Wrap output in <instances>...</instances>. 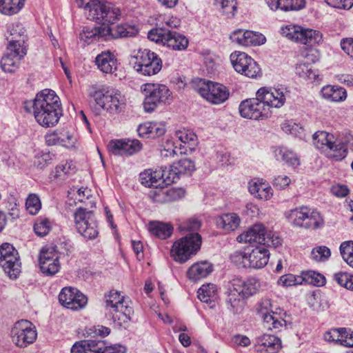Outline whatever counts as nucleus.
I'll return each mask as SVG.
<instances>
[{
	"instance_id": "f257e3e1",
	"label": "nucleus",
	"mask_w": 353,
	"mask_h": 353,
	"mask_svg": "<svg viewBox=\"0 0 353 353\" xmlns=\"http://www.w3.org/2000/svg\"><path fill=\"white\" fill-rule=\"evenodd\" d=\"M32 108L36 121L46 128L55 126L62 116L60 99L54 91L50 89L43 90L37 94Z\"/></svg>"
},
{
	"instance_id": "f03ea898",
	"label": "nucleus",
	"mask_w": 353,
	"mask_h": 353,
	"mask_svg": "<svg viewBox=\"0 0 353 353\" xmlns=\"http://www.w3.org/2000/svg\"><path fill=\"white\" fill-rule=\"evenodd\" d=\"M261 287L260 281L254 277L232 279L226 292V303L229 310L233 313H240L245 306V299L256 294Z\"/></svg>"
},
{
	"instance_id": "7ed1b4c3",
	"label": "nucleus",
	"mask_w": 353,
	"mask_h": 353,
	"mask_svg": "<svg viewBox=\"0 0 353 353\" xmlns=\"http://www.w3.org/2000/svg\"><path fill=\"white\" fill-rule=\"evenodd\" d=\"M89 96L97 105L111 113L121 111L126 103L125 96L119 90L107 85L91 86Z\"/></svg>"
},
{
	"instance_id": "20e7f679",
	"label": "nucleus",
	"mask_w": 353,
	"mask_h": 353,
	"mask_svg": "<svg viewBox=\"0 0 353 353\" xmlns=\"http://www.w3.org/2000/svg\"><path fill=\"white\" fill-rule=\"evenodd\" d=\"M105 307L112 321L119 327H125L131 321L133 309L119 292L111 290L105 296Z\"/></svg>"
},
{
	"instance_id": "39448f33",
	"label": "nucleus",
	"mask_w": 353,
	"mask_h": 353,
	"mask_svg": "<svg viewBox=\"0 0 353 353\" xmlns=\"http://www.w3.org/2000/svg\"><path fill=\"white\" fill-rule=\"evenodd\" d=\"M141 91L144 96L143 109L148 113L154 112L159 105L172 101V92L164 84L146 83L141 85Z\"/></svg>"
},
{
	"instance_id": "423d86ee",
	"label": "nucleus",
	"mask_w": 353,
	"mask_h": 353,
	"mask_svg": "<svg viewBox=\"0 0 353 353\" xmlns=\"http://www.w3.org/2000/svg\"><path fill=\"white\" fill-rule=\"evenodd\" d=\"M202 238L197 232L188 234L176 241L170 250L171 257L179 263L187 262L201 249Z\"/></svg>"
},
{
	"instance_id": "0eeeda50",
	"label": "nucleus",
	"mask_w": 353,
	"mask_h": 353,
	"mask_svg": "<svg viewBox=\"0 0 353 353\" xmlns=\"http://www.w3.org/2000/svg\"><path fill=\"white\" fill-rule=\"evenodd\" d=\"M193 87L202 98L212 105L223 104L230 95L226 86L212 81L199 79L193 81Z\"/></svg>"
},
{
	"instance_id": "6e6552de",
	"label": "nucleus",
	"mask_w": 353,
	"mask_h": 353,
	"mask_svg": "<svg viewBox=\"0 0 353 353\" xmlns=\"http://www.w3.org/2000/svg\"><path fill=\"white\" fill-rule=\"evenodd\" d=\"M130 64L138 73L144 76L157 74L162 68V61L154 52L148 49L139 50L130 56Z\"/></svg>"
},
{
	"instance_id": "1a4fd4ad",
	"label": "nucleus",
	"mask_w": 353,
	"mask_h": 353,
	"mask_svg": "<svg viewBox=\"0 0 353 353\" xmlns=\"http://www.w3.org/2000/svg\"><path fill=\"white\" fill-rule=\"evenodd\" d=\"M236 240L240 243L255 242L274 248H277L282 243L281 237L275 232H267L262 223L252 225L245 232L239 235Z\"/></svg>"
},
{
	"instance_id": "9d476101",
	"label": "nucleus",
	"mask_w": 353,
	"mask_h": 353,
	"mask_svg": "<svg viewBox=\"0 0 353 353\" xmlns=\"http://www.w3.org/2000/svg\"><path fill=\"white\" fill-rule=\"evenodd\" d=\"M148 37L150 40L172 50H183L188 46V40L185 36L161 28L150 30Z\"/></svg>"
},
{
	"instance_id": "9b49d317",
	"label": "nucleus",
	"mask_w": 353,
	"mask_h": 353,
	"mask_svg": "<svg viewBox=\"0 0 353 353\" xmlns=\"http://www.w3.org/2000/svg\"><path fill=\"white\" fill-rule=\"evenodd\" d=\"M85 14L88 19L110 25L121 19V11L119 7L110 2L95 0L92 3L90 13Z\"/></svg>"
},
{
	"instance_id": "f8f14e48",
	"label": "nucleus",
	"mask_w": 353,
	"mask_h": 353,
	"mask_svg": "<svg viewBox=\"0 0 353 353\" xmlns=\"http://www.w3.org/2000/svg\"><path fill=\"white\" fill-rule=\"evenodd\" d=\"M74 226L85 239H94L99 234L98 223L94 212L83 208H78L73 214Z\"/></svg>"
},
{
	"instance_id": "ddd939ff",
	"label": "nucleus",
	"mask_w": 353,
	"mask_h": 353,
	"mask_svg": "<svg viewBox=\"0 0 353 353\" xmlns=\"http://www.w3.org/2000/svg\"><path fill=\"white\" fill-rule=\"evenodd\" d=\"M12 342L18 347L25 348L37 338L35 325L30 321L21 319L14 323L10 330Z\"/></svg>"
},
{
	"instance_id": "4468645a",
	"label": "nucleus",
	"mask_w": 353,
	"mask_h": 353,
	"mask_svg": "<svg viewBox=\"0 0 353 353\" xmlns=\"http://www.w3.org/2000/svg\"><path fill=\"white\" fill-rule=\"evenodd\" d=\"M59 254L56 247H43L38 256L39 267L41 273L46 276H52L61 269Z\"/></svg>"
},
{
	"instance_id": "2eb2a0df",
	"label": "nucleus",
	"mask_w": 353,
	"mask_h": 353,
	"mask_svg": "<svg viewBox=\"0 0 353 353\" xmlns=\"http://www.w3.org/2000/svg\"><path fill=\"white\" fill-rule=\"evenodd\" d=\"M239 112L242 117L254 120L267 119L272 113V111L264 106L260 97L256 95L255 98L247 99L241 101L239 106Z\"/></svg>"
},
{
	"instance_id": "dca6fc26",
	"label": "nucleus",
	"mask_w": 353,
	"mask_h": 353,
	"mask_svg": "<svg viewBox=\"0 0 353 353\" xmlns=\"http://www.w3.org/2000/svg\"><path fill=\"white\" fill-rule=\"evenodd\" d=\"M270 299H263L257 305V313L262 318L264 327L270 330L279 331L285 325V321L277 313L272 312Z\"/></svg>"
},
{
	"instance_id": "f3484780",
	"label": "nucleus",
	"mask_w": 353,
	"mask_h": 353,
	"mask_svg": "<svg viewBox=\"0 0 353 353\" xmlns=\"http://www.w3.org/2000/svg\"><path fill=\"white\" fill-rule=\"evenodd\" d=\"M59 301L67 309L79 311L87 305L88 297L77 288L65 287L59 294Z\"/></svg>"
},
{
	"instance_id": "a211bd4d",
	"label": "nucleus",
	"mask_w": 353,
	"mask_h": 353,
	"mask_svg": "<svg viewBox=\"0 0 353 353\" xmlns=\"http://www.w3.org/2000/svg\"><path fill=\"white\" fill-rule=\"evenodd\" d=\"M141 183L147 187L163 188L173 183V177L162 168L155 170H147L140 174Z\"/></svg>"
},
{
	"instance_id": "6ab92c4d",
	"label": "nucleus",
	"mask_w": 353,
	"mask_h": 353,
	"mask_svg": "<svg viewBox=\"0 0 353 353\" xmlns=\"http://www.w3.org/2000/svg\"><path fill=\"white\" fill-rule=\"evenodd\" d=\"M256 95L260 97L264 106L268 108V110H271L272 108L282 107L286 100L283 90L274 88H261L257 90Z\"/></svg>"
},
{
	"instance_id": "aec40b11",
	"label": "nucleus",
	"mask_w": 353,
	"mask_h": 353,
	"mask_svg": "<svg viewBox=\"0 0 353 353\" xmlns=\"http://www.w3.org/2000/svg\"><path fill=\"white\" fill-rule=\"evenodd\" d=\"M282 348V341L278 336L263 334L255 338L254 349L256 353H279Z\"/></svg>"
},
{
	"instance_id": "412c9836",
	"label": "nucleus",
	"mask_w": 353,
	"mask_h": 353,
	"mask_svg": "<svg viewBox=\"0 0 353 353\" xmlns=\"http://www.w3.org/2000/svg\"><path fill=\"white\" fill-rule=\"evenodd\" d=\"M230 38L234 42L243 46H260L266 41L265 36L262 34L243 30H235Z\"/></svg>"
},
{
	"instance_id": "4be33fe9",
	"label": "nucleus",
	"mask_w": 353,
	"mask_h": 353,
	"mask_svg": "<svg viewBox=\"0 0 353 353\" xmlns=\"http://www.w3.org/2000/svg\"><path fill=\"white\" fill-rule=\"evenodd\" d=\"M142 144L139 140H115L108 145V150L115 155H132L139 152Z\"/></svg>"
},
{
	"instance_id": "5701e85b",
	"label": "nucleus",
	"mask_w": 353,
	"mask_h": 353,
	"mask_svg": "<svg viewBox=\"0 0 353 353\" xmlns=\"http://www.w3.org/2000/svg\"><path fill=\"white\" fill-rule=\"evenodd\" d=\"M248 268L261 269L268 263L270 252L264 245H260L254 248H248Z\"/></svg>"
},
{
	"instance_id": "b1692460",
	"label": "nucleus",
	"mask_w": 353,
	"mask_h": 353,
	"mask_svg": "<svg viewBox=\"0 0 353 353\" xmlns=\"http://www.w3.org/2000/svg\"><path fill=\"white\" fill-rule=\"evenodd\" d=\"M105 41H111L121 38L131 37L138 33V29L135 26L129 25L118 24L111 26L105 24Z\"/></svg>"
},
{
	"instance_id": "393cba45",
	"label": "nucleus",
	"mask_w": 353,
	"mask_h": 353,
	"mask_svg": "<svg viewBox=\"0 0 353 353\" xmlns=\"http://www.w3.org/2000/svg\"><path fill=\"white\" fill-rule=\"evenodd\" d=\"M250 193L256 199L262 201H268L273 196L271 186L263 179L251 180L248 183Z\"/></svg>"
},
{
	"instance_id": "a878e982",
	"label": "nucleus",
	"mask_w": 353,
	"mask_h": 353,
	"mask_svg": "<svg viewBox=\"0 0 353 353\" xmlns=\"http://www.w3.org/2000/svg\"><path fill=\"white\" fill-rule=\"evenodd\" d=\"M105 347L102 340H83L76 342L71 347V353H101Z\"/></svg>"
},
{
	"instance_id": "bb28decb",
	"label": "nucleus",
	"mask_w": 353,
	"mask_h": 353,
	"mask_svg": "<svg viewBox=\"0 0 353 353\" xmlns=\"http://www.w3.org/2000/svg\"><path fill=\"white\" fill-rule=\"evenodd\" d=\"M213 271V265L203 261L192 265L187 271V276L192 281H196L201 279L207 277Z\"/></svg>"
},
{
	"instance_id": "cd10ccee",
	"label": "nucleus",
	"mask_w": 353,
	"mask_h": 353,
	"mask_svg": "<svg viewBox=\"0 0 353 353\" xmlns=\"http://www.w3.org/2000/svg\"><path fill=\"white\" fill-rule=\"evenodd\" d=\"M195 170L194 161L188 158L181 159L174 162L168 171L169 175L173 177V183L181 175L190 174Z\"/></svg>"
},
{
	"instance_id": "c85d7f7f",
	"label": "nucleus",
	"mask_w": 353,
	"mask_h": 353,
	"mask_svg": "<svg viewBox=\"0 0 353 353\" xmlns=\"http://www.w3.org/2000/svg\"><path fill=\"white\" fill-rule=\"evenodd\" d=\"M105 24L94 28H84L79 34V39L85 45H90L92 43L103 39L105 41Z\"/></svg>"
},
{
	"instance_id": "c756f323",
	"label": "nucleus",
	"mask_w": 353,
	"mask_h": 353,
	"mask_svg": "<svg viewBox=\"0 0 353 353\" xmlns=\"http://www.w3.org/2000/svg\"><path fill=\"white\" fill-rule=\"evenodd\" d=\"M21 263L18 254H11L0 259V265L10 279H15L21 273Z\"/></svg>"
},
{
	"instance_id": "7c9ffc66",
	"label": "nucleus",
	"mask_w": 353,
	"mask_h": 353,
	"mask_svg": "<svg viewBox=\"0 0 353 353\" xmlns=\"http://www.w3.org/2000/svg\"><path fill=\"white\" fill-rule=\"evenodd\" d=\"M95 62L98 68L106 74H112L117 68V59L110 51L103 52L99 54Z\"/></svg>"
},
{
	"instance_id": "2f4dec72",
	"label": "nucleus",
	"mask_w": 353,
	"mask_h": 353,
	"mask_svg": "<svg viewBox=\"0 0 353 353\" xmlns=\"http://www.w3.org/2000/svg\"><path fill=\"white\" fill-rule=\"evenodd\" d=\"M137 132L140 137L154 138L163 135L165 128V125L161 123L145 122L138 126Z\"/></svg>"
},
{
	"instance_id": "473e14b6",
	"label": "nucleus",
	"mask_w": 353,
	"mask_h": 353,
	"mask_svg": "<svg viewBox=\"0 0 353 353\" xmlns=\"http://www.w3.org/2000/svg\"><path fill=\"white\" fill-rule=\"evenodd\" d=\"M323 99L331 102L344 101L347 98V91L345 88L337 85H326L321 90Z\"/></svg>"
},
{
	"instance_id": "72a5a7b5",
	"label": "nucleus",
	"mask_w": 353,
	"mask_h": 353,
	"mask_svg": "<svg viewBox=\"0 0 353 353\" xmlns=\"http://www.w3.org/2000/svg\"><path fill=\"white\" fill-rule=\"evenodd\" d=\"M148 230L152 235L161 239H165L172 234L173 228L169 223L160 221H152L149 223Z\"/></svg>"
},
{
	"instance_id": "f704fd0d",
	"label": "nucleus",
	"mask_w": 353,
	"mask_h": 353,
	"mask_svg": "<svg viewBox=\"0 0 353 353\" xmlns=\"http://www.w3.org/2000/svg\"><path fill=\"white\" fill-rule=\"evenodd\" d=\"M324 154L328 159L334 161L343 160L347 155V147L345 141L339 143L333 142Z\"/></svg>"
},
{
	"instance_id": "c9c22d12",
	"label": "nucleus",
	"mask_w": 353,
	"mask_h": 353,
	"mask_svg": "<svg viewBox=\"0 0 353 353\" xmlns=\"http://www.w3.org/2000/svg\"><path fill=\"white\" fill-rule=\"evenodd\" d=\"M333 135L325 131H317L313 134V142L315 147L325 153L332 145Z\"/></svg>"
},
{
	"instance_id": "e433bc0d",
	"label": "nucleus",
	"mask_w": 353,
	"mask_h": 353,
	"mask_svg": "<svg viewBox=\"0 0 353 353\" xmlns=\"http://www.w3.org/2000/svg\"><path fill=\"white\" fill-rule=\"evenodd\" d=\"M299 43L304 45H319L323 42V34L316 30L303 28Z\"/></svg>"
},
{
	"instance_id": "4c0bfd02",
	"label": "nucleus",
	"mask_w": 353,
	"mask_h": 353,
	"mask_svg": "<svg viewBox=\"0 0 353 353\" xmlns=\"http://www.w3.org/2000/svg\"><path fill=\"white\" fill-rule=\"evenodd\" d=\"M240 222L241 219L236 214L228 213L219 217L217 225L226 231H234L239 226Z\"/></svg>"
},
{
	"instance_id": "58836bf2",
	"label": "nucleus",
	"mask_w": 353,
	"mask_h": 353,
	"mask_svg": "<svg viewBox=\"0 0 353 353\" xmlns=\"http://www.w3.org/2000/svg\"><path fill=\"white\" fill-rule=\"evenodd\" d=\"M76 165L72 161L61 162L54 170V178L59 180H65L76 172Z\"/></svg>"
},
{
	"instance_id": "ea45409f",
	"label": "nucleus",
	"mask_w": 353,
	"mask_h": 353,
	"mask_svg": "<svg viewBox=\"0 0 353 353\" xmlns=\"http://www.w3.org/2000/svg\"><path fill=\"white\" fill-rule=\"evenodd\" d=\"M26 0H0V12L8 16L17 14L23 7Z\"/></svg>"
},
{
	"instance_id": "a19ab883",
	"label": "nucleus",
	"mask_w": 353,
	"mask_h": 353,
	"mask_svg": "<svg viewBox=\"0 0 353 353\" xmlns=\"http://www.w3.org/2000/svg\"><path fill=\"white\" fill-rule=\"evenodd\" d=\"M275 157L278 161H283L290 165L297 166L300 164L296 154L285 147H279L274 150Z\"/></svg>"
},
{
	"instance_id": "79ce46f5",
	"label": "nucleus",
	"mask_w": 353,
	"mask_h": 353,
	"mask_svg": "<svg viewBox=\"0 0 353 353\" xmlns=\"http://www.w3.org/2000/svg\"><path fill=\"white\" fill-rule=\"evenodd\" d=\"M307 217L305 218V229H318L324 225L321 214L315 209L307 206Z\"/></svg>"
},
{
	"instance_id": "37998d69",
	"label": "nucleus",
	"mask_w": 353,
	"mask_h": 353,
	"mask_svg": "<svg viewBox=\"0 0 353 353\" xmlns=\"http://www.w3.org/2000/svg\"><path fill=\"white\" fill-rule=\"evenodd\" d=\"M306 211L307 206H301L292 210L288 216V219L294 226L305 228V221L307 214Z\"/></svg>"
},
{
	"instance_id": "c03bdc74",
	"label": "nucleus",
	"mask_w": 353,
	"mask_h": 353,
	"mask_svg": "<svg viewBox=\"0 0 353 353\" xmlns=\"http://www.w3.org/2000/svg\"><path fill=\"white\" fill-rule=\"evenodd\" d=\"M301 279L302 284L305 283L314 286H323L325 283V276L312 270L303 271L301 274Z\"/></svg>"
},
{
	"instance_id": "a18cd8bd",
	"label": "nucleus",
	"mask_w": 353,
	"mask_h": 353,
	"mask_svg": "<svg viewBox=\"0 0 353 353\" xmlns=\"http://www.w3.org/2000/svg\"><path fill=\"white\" fill-rule=\"evenodd\" d=\"M303 27L293 24L286 25L281 28V34L283 37L296 43H299Z\"/></svg>"
},
{
	"instance_id": "49530a36",
	"label": "nucleus",
	"mask_w": 353,
	"mask_h": 353,
	"mask_svg": "<svg viewBox=\"0 0 353 353\" xmlns=\"http://www.w3.org/2000/svg\"><path fill=\"white\" fill-rule=\"evenodd\" d=\"M52 223L46 217H39L34 223L33 229L38 236H46L52 230Z\"/></svg>"
},
{
	"instance_id": "de8ad7c7",
	"label": "nucleus",
	"mask_w": 353,
	"mask_h": 353,
	"mask_svg": "<svg viewBox=\"0 0 353 353\" xmlns=\"http://www.w3.org/2000/svg\"><path fill=\"white\" fill-rule=\"evenodd\" d=\"M333 280L341 287L353 291V274L340 271L334 274Z\"/></svg>"
},
{
	"instance_id": "09e8293b",
	"label": "nucleus",
	"mask_w": 353,
	"mask_h": 353,
	"mask_svg": "<svg viewBox=\"0 0 353 353\" xmlns=\"http://www.w3.org/2000/svg\"><path fill=\"white\" fill-rule=\"evenodd\" d=\"M217 288L214 284L203 285L198 290V298L205 303H208L216 296Z\"/></svg>"
},
{
	"instance_id": "8fccbe9b",
	"label": "nucleus",
	"mask_w": 353,
	"mask_h": 353,
	"mask_svg": "<svg viewBox=\"0 0 353 353\" xmlns=\"http://www.w3.org/2000/svg\"><path fill=\"white\" fill-rule=\"evenodd\" d=\"M20 60L15 57L6 53L1 58L0 64L2 70L6 72H14L19 65Z\"/></svg>"
},
{
	"instance_id": "3c124183",
	"label": "nucleus",
	"mask_w": 353,
	"mask_h": 353,
	"mask_svg": "<svg viewBox=\"0 0 353 353\" xmlns=\"http://www.w3.org/2000/svg\"><path fill=\"white\" fill-rule=\"evenodd\" d=\"M249 57L250 56L246 53L236 51L231 54L230 61L233 68L237 72L241 73V72L243 71Z\"/></svg>"
},
{
	"instance_id": "603ef678",
	"label": "nucleus",
	"mask_w": 353,
	"mask_h": 353,
	"mask_svg": "<svg viewBox=\"0 0 353 353\" xmlns=\"http://www.w3.org/2000/svg\"><path fill=\"white\" fill-rule=\"evenodd\" d=\"M181 26V20L171 15H160L157 18V27L167 30L166 28H176Z\"/></svg>"
},
{
	"instance_id": "864d4df0",
	"label": "nucleus",
	"mask_w": 353,
	"mask_h": 353,
	"mask_svg": "<svg viewBox=\"0 0 353 353\" xmlns=\"http://www.w3.org/2000/svg\"><path fill=\"white\" fill-rule=\"evenodd\" d=\"M295 70L296 74L301 78L316 80L318 77L316 72L312 70V66L308 63L301 62L296 64Z\"/></svg>"
},
{
	"instance_id": "5fc2aeb1",
	"label": "nucleus",
	"mask_w": 353,
	"mask_h": 353,
	"mask_svg": "<svg viewBox=\"0 0 353 353\" xmlns=\"http://www.w3.org/2000/svg\"><path fill=\"white\" fill-rule=\"evenodd\" d=\"M215 5L222 12L228 17L230 18L234 16L236 11V0H214Z\"/></svg>"
},
{
	"instance_id": "6e6d98bb",
	"label": "nucleus",
	"mask_w": 353,
	"mask_h": 353,
	"mask_svg": "<svg viewBox=\"0 0 353 353\" xmlns=\"http://www.w3.org/2000/svg\"><path fill=\"white\" fill-rule=\"evenodd\" d=\"M230 259L239 268H248V248L243 250L234 252Z\"/></svg>"
},
{
	"instance_id": "4d7b16f0",
	"label": "nucleus",
	"mask_w": 353,
	"mask_h": 353,
	"mask_svg": "<svg viewBox=\"0 0 353 353\" xmlns=\"http://www.w3.org/2000/svg\"><path fill=\"white\" fill-rule=\"evenodd\" d=\"M26 207L29 214L32 215L38 214L41 208V202L39 196L34 193L30 194L26 199Z\"/></svg>"
},
{
	"instance_id": "13d9d810",
	"label": "nucleus",
	"mask_w": 353,
	"mask_h": 353,
	"mask_svg": "<svg viewBox=\"0 0 353 353\" xmlns=\"http://www.w3.org/2000/svg\"><path fill=\"white\" fill-rule=\"evenodd\" d=\"M340 252L343 260L353 268V241L343 242L340 245Z\"/></svg>"
},
{
	"instance_id": "bf43d9fd",
	"label": "nucleus",
	"mask_w": 353,
	"mask_h": 353,
	"mask_svg": "<svg viewBox=\"0 0 353 353\" xmlns=\"http://www.w3.org/2000/svg\"><path fill=\"white\" fill-rule=\"evenodd\" d=\"M7 53L11 56L18 58V59L21 61V59L26 54V49L21 42L12 41H10L8 44Z\"/></svg>"
},
{
	"instance_id": "052dcab7",
	"label": "nucleus",
	"mask_w": 353,
	"mask_h": 353,
	"mask_svg": "<svg viewBox=\"0 0 353 353\" xmlns=\"http://www.w3.org/2000/svg\"><path fill=\"white\" fill-rule=\"evenodd\" d=\"M347 333L346 328H335L327 331L324 334V339L329 343H341L342 336H344Z\"/></svg>"
},
{
	"instance_id": "680f3d73",
	"label": "nucleus",
	"mask_w": 353,
	"mask_h": 353,
	"mask_svg": "<svg viewBox=\"0 0 353 353\" xmlns=\"http://www.w3.org/2000/svg\"><path fill=\"white\" fill-rule=\"evenodd\" d=\"M240 74L249 78H256L261 74V68L257 63L250 57L243 68V71L241 72Z\"/></svg>"
},
{
	"instance_id": "e2e57ef3",
	"label": "nucleus",
	"mask_w": 353,
	"mask_h": 353,
	"mask_svg": "<svg viewBox=\"0 0 353 353\" xmlns=\"http://www.w3.org/2000/svg\"><path fill=\"white\" fill-rule=\"evenodd\" d=\"M330 250L326 246H318L312 249L311 256L313 260L317 262L325 261L330 256Z\"/></svg>"
},
{
	"instance_id": "0e129e2a",
	"label": "nucleus",
	"mask_w": 353,
	"mask_h": 353,
	"mask_svg": "<svg viewBox=\"0 0 353 353\" xmlns=\"http://www.w3.org/2000/svg\"><path fill=\"white\" fill-rule=\"evenodd\" d=\"M176 138L183 143L194 145L196 141V135L190 130L183 129L176 132Z\"/></svg>"
},
{
	"instance_id": "69168bd1",
	"label": "nucleus",
	"mask_w": 353,
	"mask_h": 353,
	"mask_svg": "<svg viewBox=\"0 0 353 353\" xmlns=\"http://www.w3.org/2000/svg\"><path fill=\"white\" fill-rule=\"evenodd\" d=\"M281 128L285 132L294 137L299 135L303 131L301 125L294 122L293 120L285 121Z\"/></svg>"
},
{
	"instance_id": "338daca9",
	"label": "nucleus",
	"mask_w": 353,
	"mask_h": 353,
	"mask_svg": "<svg viewBox=\"0 0 353 353\" xmlns=\"http://www.w3.org/2000/svg\"><path fill=\"white\" fill-rule=\"evenodd\" d=\"M278 283L284 287H290L301 285L302 280L301 279V275L296 276L292 274H288L281 276L278 281Z\"/></svg>"
},
{
	"instance_id": "774afa93",
	"label": "nucleus",
	"mask_w": 353,
	"mask_h": 353,
	"mask_svg": "<svg viewBox=\"0 0 353 353\" xmlns=\"http://www.w3.org/2000/svg\"><path fill=\"white\" fill-rule=\"evenodd\" d=\"M201 225V221L197 218H190L181 223L179 229L181 232H194L197 231Z\"/></svg>"
}]
</instances>
